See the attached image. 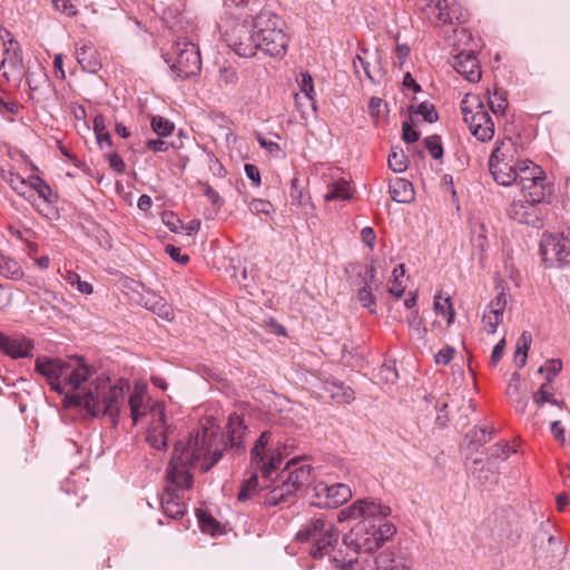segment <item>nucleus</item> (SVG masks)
Returning a JSON list of instances; mask_svg holds the SVG:
<instances>
[{
    "instance_id": "62",
    "label": "nucleus",
    "mask_w": 570,
    "mask_h": 570,
    "mask_svg": "<svg viewBox=\"0 0 570 570\" xmlns=\"http://www.w3.org/2000/svg\"><path fill=\"white\" fill-rule=\"evenodd\" d=\"M361 517L360 514V511H358V504H357V501L354 502L352 505L345 508V509H342L338 514H337V519L340 522H344L348 519H356Z\"/></svg>"
},
{
    "instance_id": "50",
    "label": "nucleus",
    "mask_w": 570,
    "mask_h": 570,
    "mask_svg": "<svg viewBox=\"0 0 570 570\" xmlns=\"http://www.w3.org/2000/svg\"><path fill=\"white\" fill-rule=\"evenodd\" d=\"M197 519L199 525L204 532H215L219 528V523L216 519H214L210 514H207L203 510L197 511Z\"/></svg>"
},
{
    "instance_id": "37",
    "label": "nucleus",
    "mask_w": 570,
    "mask_h": 570,
    "mask_svg": "<svg viewBox=\"0 0 570 570\" xmlns=\"http://www.w3.org/2000/svg\"><path fill=\"white\" fill-rule=\"evenodd\" d=\"M389 167L394 173H403L407 169L409 158L402 149L392 148L389 155Z\"/></svg>"
},
{
    "instance_id": "34",
    "label": "nucleus",
    "mask_w": 570,
    "mask_h": 570,
    "mask_svg": "<svg viewBox=\"0 0 570 570\" xmlns=\"http://www.w3.org/2000/svg\"><path fill=\"white\" fill-rule=\"evenodd\" d=\"M261 490L257 473H253L247 480L242 482L237 499L242 502L247 501L258 494Z\"/></svg>"
},
{
    "instance_id": "26",
    "label": "nucleus",
    "mask_w": 570,
    "mask_h": 570,
    "mask_svg": "<svg viewBox=\"0 0 570 570\" xmlns=\"http://www.w3.org/2000/svg\"><path fill=\"white\" fill-rule=\"evenodd\" d=\"M77 62L88 73H97L101 69V62L96 57V51L87 46L76 49Z\"/></svg>"
},
{
    "instance_id": "29",
    "label": "nucleus",
    "mask_w": 570,
    "mask_h": 570,
    "mask_svg": "<svg viewBox=\"0 0 570 570\" xmlns=\"http://www.w3.org/2000/svg\"><path fill=\"white\" fill-rule=\"evenodd\" d=\"M2 179L9 184L18 195L23 196L27 199L32 196V194L27 196V193L30 190V177L27 180L14 171H7L2 174Z\"/></svg>"
},
{
    "instance_id": "39",
    "label": "nucleus",
    "mask_w": 570,
    "mask_h": 570,
    "mask_svg": "<svg viewBox=\"0 0 570 570\" xmlns=\"http://www.w3.org/2000/svg\"><path fill=\"white\" fill-rule=\"evenodd\" d=\"M409 110L412 114L422 116L423 119L429 124H433V122L438 121V119H439V115H438L434 106L426 101L421 102L416 107L410 106Z\"/></svg>"
},
{
    "instance_id": "25",
    "label": "nucleus",
    "mask_w": 570,
    "mask_h": 570,
    "mask_svg": "<svg viewBox=\"0 0 570 570\" xmlns=\"http://www.w3.org/2000/svg\"><path fill=\"white\" fill-rule=\"evenodd\" d=\"M358 511L362 518L373 519L372 523H374L375 519H383L391 513V509L387 505L382 504L381 502L373 499H364L358 500Z\"/></svg>"
},
{
    "instance_id": "8",
    "label": "nucleus",
    "mask_w": 570,
    "mask_h": 570,
    "mask_svg": "<svg viewBox=\"0 0 570 570\" xmlns=\"http://www.w3.org/2000/svg\"><path fill=\"white\" fill-rule=\"evenodd\" d=\"M149 414L151 422L147 430L146 441L151 448L158 451H166L168 448V435L171 433V425L167 423L164 405L154 403L149 407Z\"/></svg>"
},
{
    "instance_id": "51",
    "label": "nucleus",
    "mask_w": 570,
    "mask_h": 570,
    "mask_svg": "<svg viewBox=\"0 0 570 570\" xmlns=\"http://www.w3.org/2000/svg\"><path fill=\"white\" fill-rule=\"evenodd\" d=\"M379 377L389 384H394L399 379L394 363L383 364L379 371Z\"/></svg>"
},
{
    "instance_id": "36",
    "label": "nucleus",
    "mask_w": 570,
    "mask_h": 570,
    "mask_svg": "<svg viewBox=\"0 0 570 570\" xmlns=\"http://www.w3.org/2000/svg\"><path fill=\"white\" fill-rule=\"evenodd\" d=\"M454 19H459V17L450 8L448 0H443V3L436 7L435 14L430 16L432 23H452Z\"/></svg>"
},
{
    "instance_id": "43",
    "label": "nucleus",
    "mask_w": 570,
    "mask_h": 570,
    "mask_svg": "<svg viewBox=\"0 0 570 570\" xmlns=\"http://www.w3.org/2000/svg\"><path fill=\"white\" fill-rule=\"evenodd\" d=\"M375 570H410L401 562L391 559L387 554H380L375 558Z\"/></svg>"
},
{
    "instance_id": "3",
    "label": "nucleus",
    "mask_w": 570,
    "mask_h": 570,
    "mask_svg": "<svg viewBox=\"0 0 570 570\" xmlns=\"http://www.w3.org/2000/svg\"><path fill=\"white\" fill-rule=\"evenodd\" d=\"M284 20L271 10H261L253 19L259 50L271 57H283L288 46Z\"/></svg>"
},
{
    "instance_id": "35",
    "label": "nucleus",
    "mask_w": 570,
    "mask_h": 570,
    "mask_svg": "<svg viewBox=\"0 0 570 570\" xmlns=\"http://www.w3.org/2000/svg\"><path fill=\"white\" fill-rule=\"evenodd\" d=\"M371 529L370 531L375 534L379 544L381 546L385 540H389L396 531L394 524L390 522H383L382 519L379 520V523H372L371 520L367 521Z\"/></svg>"
},
{
    "instance_id": "49",
    "label": "nucleus",
    "mask_w": 570,
    "mask_h": 570,
    "mask_svg": "<svg viewBox=\"0 0 570 570\" xmlns=\"http://www.w3.org/2000/svg\"><path fill=\"white\" fill-rule=\"evenodd\" d=\"M434 309L438 314L445 316L448 324H451L454 320V309L451 304L450 297L444 299V303H441L440 297L434 298Z\"/></svg>"
},
{
    "instance_id": "40",
    "label": "nucleus",
    "mask_w": 570,
    "mask_h": 570,
    "mask_svg": "<svg viewBox=\"0 0 570 570\" xmlns=\"http://www.w3.org/2000/svg\"><path fill=\"white\" fill-rule=\"evenodd\" d=\"M289 197L292 205L295 206H303L309 199V197L304 193V187L299 184V180L296 177L291 180Z\"/></svg>"
},
{
    "instance_id": "38",
    "label": "nucleus",
    "mask_w": 570,
    "mask_h": 570,
    "mask_svg": "<svg viewBox=\"0 0 570 570\" xmlns=\"http://www.w3.org/2000/svg\"><path fill=\"white\" fill-rule=\"evenodd\" d=\"M493 430H487L485 428L479 430H471L466 433L465 438L469 440V443L478 450L483 444L488 443L493 438Z\"/></svg>"
},
{
    "instance_id": "15",
    "label": "nucleus",
    "mask_w": 570,
    "mask_h": 570,
    "mask_svg": "<svg viewBox=\"0 0 570 570\" xmlns=\"http://www.w3.org/2000/svg\"><path fill=\"white\" fill-rule=\"evenodd\" d=\"M275 445L274 449L267 450V453L264 454L263 463L256 464L264 479H269L273 472L279 468L284 458L289 454L287 444H281V442L277 441Z\"/></svg>"
},
{
    "instance_id": "16",
    "label": "nucleus",
    "mask_w": 570,
    "mask_h": 570,
    "mask_svg": "<svg viewBox=\"0 0 570 570\" xmlns=\"http://www.w3.org/2000/svg\"><path fill=\"white\" fill-rule=\"evenodd\" d=\"M226 429L230 449L234 450L235 454L244 453L245 445L243 439L247 430L244 419L236 413L230 414Z\"/></svg>"
},
{
    "instance_id": "17",
    "label": "nucleus",
    "mask_w": 570,
    "mask_h": 570,
    "mask_svg": "<svg viewBox=\"0 0 570 570\" xmlns=\"http://www.w3.org/2000/svg\"><path fill=\"white\" fill-rule=\"evenodd\" d=\"M33 344L27 338H12L0 332V350L12 358L29 357Z\"/></svg>"
},
{
    "instance_id": "32",
    "label": "nucleus",
    "mask_w": 570,
    "mask_h": 570,
    "mask_svg": "<svg viewBox=\"0 0 570 570\" xmlns=\"http://www.w3.org/2000/svg\"><path fill=\"white\" fill-rule=\"evenodd\" d=\"M352 197L350 185L345 180L334 181L328 185L327 193L325 194V200H347Z\"/></svg>"
},
{
    "instance_id": "10",
    "label": "nucleus",
    "mask_w": 570,
    "mask_h": 570,
    "mask_svg": "<svg viewBox=\"0 0 570 570\" xmlns=\"http://www.w3.org/2000/svg\"><path fill=\"white\" fill-rule=\"evenodd\" d=\"M465 124L471 134L482 142L492 139L494 135V122L484 109L483 102H479V108L473 115H468V118L465 117Z\"/></svg>"
},
{
    "instance_id": "31",
    "label": "nucleus",
    "mask_w": 570,
    "mask_h": 570,
    "mask_svg": "<svg viewBox=\"0 0 570 570\" xmlns=\"http://www.w3.org/2000/svg\"><path fill=\"white\" fill-rule=\"evenodd\" d=\"M30 189L37 191L47 204H53L58 200V195L39 176H30Z\"/></svg>"
},
{
    "instance_id": "14",
    "label": "nucleus",
    "mask_w": 570,
    "mask_h": 570,
    "mask_svg": "<svg viewBox=\"0 0 570 570\" xmlns=\"http://www.w3.org/2000/svg\"><path fill=\"white\" fill-rule=\"evenodd\" d=\"M453 68L469 81L476 82L481 78V70L476 57L472 52L462 51L453 58Z\"/></svg>"
},
{
    "instance_id": "45",
    "label": "nucleus",
    "mask_w": 570,
    "mask_h": 570,
    "mask_svg": "<svg viewBox=\"0 0 570 570\" xmlns=\"http://www.w3.org/2000/svg\"><path fill=\"white\" fill-rule=\"evenodd\" d=\"M153 130L163 137L170 135L175 128L174 124L161 116H154L151 119Z\"/></svg>"
},
{
    "instance_id": "20",
    "label": "nucleus",
    "mask_w": 570,
    "mask_h": 570,
    "mask_svg": "<svg viewBox=\"0 0 570 570\" xmlns=\"http://www.w3.org/2000/svg\"><path fill=\"white\" fill-rule=\"evenodd\" d=\"M196 464L174 462V455L169 462L168 479L178 489H190L193 485V475L187 468H194Z\"/></svg>"
},
{
    "instance_id": "21",
    "label": "nucleus",
    "mask_w": 570,
    "mask_h": 570,
    "mask_svg": "<svg viewBox=\"0 0 570 570\" xmlns=\"http://www.w3.org/2000/svg\"><path fill=\"white\" fill-rule=\"evenodd\" d=\"M374 62L375 66L372 67L371 62L366 60L362 55H356V57L353 59L355 72L358 73V68L361 67L367 79L371 82L376 83L383 77V69L381 67V56L379 53V49H376L374 53Z\"/></svg>"
},
{
    "instance_id": "27",
    "label": "nucleus",
    "mask_w": 570,
    "mask_h": 570,
    "mask_svg": "<svg viewBox=\"0 0 570 570\" xmlns=\"http://www.w3.org/2000/svg\"><path fill=\"white\" fill-rule=\"evenodd\" d=\"M292 497H294V494L282 482L281 484L274 487L269 492L266 493L264 498V505L276 507L281 503L288 502Z\"/></svg>"
},
{
    "instance_id": "54",
    "label": "nucleus",
    "mask_w": 570,
    "mask_h": 570,
    "mask_svg": "<svg viewBox=\"0 0 570 570\" xmlns=\"http://www.w3.org/2000/svg\"><path fill=\"white\" fill-rule=\"evenodd\" d=\"M532 343V335L524 331L520 335L517 342V348H515V358L519 357V355H528V351L530 350Z\"/></svg>"
},
{
    "instance_id": "13",
    "label": "nucleus",
    "mask_w": 570,
    "mask_h": 570,
    "mask_svg": "<svg viewBox=\"0 0 570 570\" xmlns=\"http://www.w3.org/2000/svg\"><path fill=\"white\" fill-rule=\"evenodd\" d=\"M507 214L511 219L520 224H525L537 228L541 226V219L537 207L527 199L513 200L508 207Z\"/></svg>"
},
{
    "instance_id": "61",
    "label": "nucleus",
    "mask_w": 570,
    "mask_h": 570,
    "mask_svg": "<svg viewBox=\"0 0 570 570\" xmlns=\"http://www.w3.org/2000/svg\"><path fill=\"white\" fill-rule=\"evenodd\" d=\"M52 2L57 11L65 13L68 17L76 16V7L70 0H52Z\"/></svg>"
},
{
    "instance_id": "1",
    "label": "nucleus",
    "mask_w": 570,
    "mask_h": 570,
    "mask_svg": "<svg viewBox=\"0 0 570 570\" xmlns=\"http://www.w3.org/2000/svg\"><path fill=\"white\" fill-rule=\"evenodd\" d=\"M35 370L47 380L52 391L65 394L66 407H80L92 417L108 415L117 423L124 387L111 384L110 379L104 375L91 380L95 370L82 357H38Z\"/></svg>"
},
{
    "instance_id": "41",
    "label": "nucleus",
    "mask_w": 570,
    "mask_h": 570,
    "mask_svg": "<svg viewBox=\"0 0 570 570\" xmlns=\"http://www.w3.org/2000/svg\"><path fill=\"white\" fill-rule=\"evenodd\" d=\"M546 176L542 175V178L540 179L539 184H535L533 189L529 191V195L525 197V199L533 204L534 206L537 204H540L544 200L546 194L551 191V187L544 184Z\"/></svg>"
},
{
    "instance_id": "52",
    "label": "nucleus",
    "mask_w": 570,
    "mask_h": 570,
    "mask_svg": "<svg viewBox=\"0 0 570 570\" xmlns=\"http://www.w3.org/2000/svg\"><path fill=\"white\" fill-rule=\"evenodd\" d=\"M249 210L253 214L271 215L274 212V206L268 200L259 199V198H254L249 203Z\"/></svg>"
},
{
    "instance_id": "6",
    "label": "nucleus",
    "mask_w": 570,
    "mask_h": 570,
    "mask_svg": "<svg viewBox=\"0 0 570 570\" xmlns=\"http://www.w3.org/2000/svg\"><path fill=\"white\" fill-rule=\"evenodd\" d=\"M299 542H312L309 554L314 559H321L334 548L338 540V531L332 522L324 518L309 520L304 528L296 533Z\"/></svg>"
},
{
    "instance_id": "4",
    "label": "nucleus",
    "mask_w": 570,
    "mask_h": 570,
    "mask_svg": "<svg viewBox=\"0 0 570 570\" xmlns=\"http://www.w3.org/2000/svg\"><path fill=\"white\" fill-rule=\"evenodd\" d=\"M370 529L368 522L363 521L343 537V544L346 551L338 550L333 557V562L337 568L352 570L353 564L357 562L360 553H372L380 547L375 534Z\"/></svg>"
},
{
    "instance_id": "23",
    "label": "nucleus",
    "mask_w": 570,
    "mask_h": 570,
    "mask_svg": "<svg viewBox=\"0 0 570 570\" xmlns=\"http://www.w3.org/2000/svg\"><path fill=\"white\" fill-rule=\"evenodd\" d=\"M389 191L391 198L396 203L407 204L414 199L413 185L404 178L391 180Z\"/></svg>"
},
{
    "instance_id": "42",
    "label": "nucleus",
    "mask_w": 570,
    "mask_h": 570,
    "mask_svg": "<svg viewBox=\"0 0 570 570\" xmlns=\"http://www.w3.org/2000/svg\"><path fill=\"white\" fill-rule=\"evenodd\" d=\"M356 297L363 307L367 308L371 313L375 312L376 301L371 286L362 285L357 291Z\"/></svg>"
},
{
    "instance_id": "48",
    "label": "nucleus",
    "mask_w": 570,
    "mask_h": 570,
    "mask_svg": "<svg viewBox=\"0 0 570 570\" xmlns=\"http://www.w3.org/2000/svg\"><path fill=\"white\" fill-rule=\"evenodd\" d=\"M481 463L480 460L475 459L473 461V464L478 466ZM474 478L478 480V482L483 485L487 483H493L497 481L495 473L490 469H485L484 466H481L480 469L475 468L473 471Z\"/></svg>"
},
{
    "instance_id": "64",
    "label": "nucleus",
    "mask_w": 570,
    "mask_h": 570,
    "mask_svg": "<svg viewBox=\"0 0 570 570\" xmlns=\"http://www.w3.org/2000/svg\"><path fill=\"white\" fill-rule=\"evenodd\" d=\"M301 90L302 92L305 94V96L309 99V100H313V95H314V81H313V78L309 73H303L302 75V80H301Z\"/></svg>"
},
{
    "instance_id": "46",
    "label": "nucleus",
    "mask_w": 570,
    "mask_h": 570,
    "mask_svg": "<svg viewBox=\"0 0 570 570\" xmlns=\"http://www.w3.org/2000/svg\"><path fill=\"white\" fill-rule=\"evenodd\" d=\"M489 107L494 115H503L507 107L508 100L503 92L495 90L492 96H489Z\"/></svg>"
},
{
    "instance_id": "60",
    "label": "nucleus",
    "mask_w": 570,
    "mask_h": 570,
    "mask_svg": "<svg viewBox=\"0 0 570 570\" xmlns=\"http://www.w3.org/2000/svg\"><path fill=\"white\" fill-rule=\"evenodd\" d=\"M69 283L71 285H76L77 289L82 294H91L94 288L92 285L86 281H81L80 276L76 273H72L69 276Z\"/></svg>"
},
{
    "instance_id": "2",
    "label": "nucleus",
    "mask_w": 570,
    "mask_h": 570,
    "mask_svg": "<svg viewBox=\"0 0 570 570\" xmlns=\"http://www.w3.org/2000/svg\"><path fill=\"white\" fill-rule=\"evenodd\" d=\"M217 442L216 435L203 429L191 436L187 444L183 441L175 443L174 462L196 464L203 460L202 470L207 472L223 458V450L214 448Z\"/></svg>"
},
{
    "instance_id": "55",
    "label": "nucleus",
    "mask_w": 570,
    "mask_h": 570,
    "mask_svg": "<svg viewBox=\"0 0 570 570\" xmlns=\"http://www.w3.org/2000/svg\"><path fill=\"white\" fill-rule=\"evenodd\" d=\"M203 194L209 199L213 206L220 208L224 204L223 198L219 194L207 183H200Z\"/></svg>"
},
{
    "instance_id": "58",
    "label": "nucleus",
    "mask_w": 570,
    "mask_h": 570,
    "mask_svg": "<svg viewBox=\"0 0 570 570\" xmlns=\"http://www.w3.org/2000/svg\"><path fill=\"white\" fill-rule=\"evenodd\" d=\"M548 543L559 560H561L566 557L567 546L562 542L561 539H559L554 535H550L548 538Z\"/></svg>"
},
{
    "instance_id": "63",
    "label": "nucleus",
    "mask_w": 570,
    "mask_h": 570,
    "mask_svg": "<svg viewBox=\"0 0 570 570\" xmlns=\"http://www.w3.org/2000/svg\"><path fill=\"white\" fill-rule=\"evenodd\" d=\"M454 353H455V350L452 346L446 345L445 347H443L435 354V356H434L435 363L442 364V365L449 364L451 362V360L453 358Z\"/></svg>"
},
{
    "instance_id": "9",
    "label": "nucleus",
    "mask_w": 570,
    "mask_h": 570,
    "mask_svg": "<svg viewBox=\"0 0 570 570\" xmlns=\"http://www.w3.org/2000/svg\"><path fill=\"white\" fill-rule=\"evenodd\" d=\"M509 151L510 149L507 148V144L502 141L500 146L493 149L489 159L491 175L493 179L502 186L512 185L518 180L520 175V170H517L507 161Z\"/></svg>"
},
{
    "instance_id": "19",
    "label": "nucleus",
    "mask_w": 570,
    "mask_h": 570,
    "mask_svg": "<svg viewBox=\"0 0 570 570\" xmlns=\"http://www.w3.org/2000/svg\"><path fill=\"white\" fill-rule=\"evenodd\" d=\"M323 397H330L337 403H350L354 400V391L337 380H327L323 383Z\"/></svg>"
},
{
    "instance_id": "33",
    "label": "nucleus",
    "mask_w": 570,
    "mask_h": 570,
    "mask_svg": "<svg viewBox=\"0 0 570 570\" xmlns=\"http://www.w3.org/2000/svg\"><path fill=\"white\" fill-rule=\"evenodd\" d=\"M272 436H273V434L271 431H264L259 435V438L256 440V442L250 451L252 464L263 463V461H264L263 451L266 450L269 442H272L274 444Z\"/></svg>"
},
{
    "instance_id": "22",
    "label": "nucleus",
    "mask_w": 570,
    "mask_h": 570,
    "mask_svg": "<svg viewBox=\"0 0 570 570\" xmlns=\"http://www.w3.org/2000/svg\"><path fill=\"white\" fill-rule=\"evenodd\" d=\"M160 502L164 513L169 518L176 519L183 517L186 512L185 503L181 501L176 490H165Z\"/></svg>"
},
{
    "instance_id": "7",
    "label": "nucleus",
    "mask_w": 570,
    "mask_h": 570,
    "mask_svg": "<svg viewBox=\"0 0 570 570\" xmlns=\"http://www.w3.org/2000/svg\"><path fill=\"white\" fill-rule=\"evenodd\" d=\"M540 254L549 267L570 264V238L544 233L540 240Z\"/></svg>"
},
{
    "instance_id": "11",
    "label": "nucleus",
    "mask_w": 570,
    "mask_h": 570,
    "mask_svg": "<svg viewBox=\"0 0 570 570\" xmlns=\"http://www.w3.org/2000/svg\"><path fill=\"white\" fill-rule=\"evenodd\" d=\"M255 28L247 30L244 26L234 31L228 38V46L239 56L249 58L259 50Z\"/></svg>"
},
{
    "instance_id": "18",
    "label": "nucleus",
    "mask_w": 570,
    "mask_h": 570,
    "mask_svg": "<svg viewBox=\"0 0 570 570\" xmlns=\"http://www.w3.org/2000/svg\"><path fill=\"white\" fill-rule=\"evenodd\" d=\"M328 497L326 501H313L312 505L321 509H335L352 498V491L344 483L327 484Z\"/></svg>"
},
{
    "instance_id": "57",
    "label": "nucleus",
    "mask_w": 570,
    "mask_h": 570,
    "mask_svg": "<svg viewBox=\"0 0 570 570\" xmlns=\"http://www.w3.org/2000/svg\"><path fill=\"white\" fill-rule=\"evenodd\" d=\"M562 370V361L560 358L548 360L538 370L539 373H551L552 376H557Z\"/></svg>"
},
{
    "instance_id": "47",
    "label": "nucleus",
    "mask_w": 570,
    "mask_h": 570,
    "mask_svg": "<svg viewBox=\"0 0 570 570\" xmlns=\"http://www.w3.org/2000/svg\"><path fill=\"white\" fill-rule=\"evenodd\" d=\"M423 142L433 159L438 160L443 157V147H442L440 136L432 135V136L425 137L423 139Z\"/></svg>"
},
{
    "instance_id": "59",
    "label": "nucleus",
    "mask_w": 570,
    "mask_h": 570,
    "mask_svg": "<svg viewBox=\"0 0 570 570\" xmlns=\"http://www.w3.org/2000/svg\"><path fill=\"white\" fill-rule=\"evenodd\" d=\"M163 222L169 228V230L174 233H178L183 227L181 220L173 212L164 213Z\"/></svg>"
},
{
    "instance_id": "12",
    "label": "nucleus",
    "mask_w": 570,
    "mask_h": 570,
    "mask_svg": "<svg viewBox=\"0 0 570 570\" xmlns=\"http://www.w3.org/2000/svg\"><path fill=\"white\" fill-rule=\"evenodd\" d=\"M297 461V458L289 460L286 463L285 470L282 472V482L287 487V489L291 490L294 495L298 490H301L309 482L312 474L311 465H301L298 468H294Z\"/></svg>"
},
{
    "instance_id": "28",
    "label": "nucleus",
    "mask_w": 570,
    "mask_h": 570,
    "mask_svg": "<svg viewBox=\"0 0 570 570\" xmlns=\"http://www.w3.org/2000/svg\"><path fill=\"white\" fill-rule=\"evenodd\" d=\"M0 274L6 278L18 281L23 277V271L18 261L0 254Z\"/></svg>"
},
{
    "instance_id": "56",
    "label": "nucleus",
    "mask_w": 570,
    "mask_h": 570,
    "mask_svg": "<svg viewBox=\"0 0 570 570\" xmlns=\"http://www.w3.org/2000/svg\"><path fill=\"white\" fill-rule=\"evenodd\" d=\"M154 313H156L159 317L165 320H171L173 318V309L171 307L164 302L163 298H158L154 305L150 307Z\"/></svg>"
},
{
    "instance_id": "24",
    "label": "nucleus",
    "mask_w": 570,
    "mask_h": 570,
    "mask_svg": "<svg viewBox=\"0 0 570 570\" xmlns=\"http://www.w3.org/2000/svg\"><path fill=\"white\" fill-rule=\"evenodd\" d=\"M542 175L543 170L541 169V167L535 166L531 161H529V165H525L524 167L520 168V186L521 190L524 194V197L529 195V191L533 189L535 184L540 183Z\"/></svg>"
},
{
    "instance_id": "44",
    "label": "nucleus",
    "mask_w": 570,
    "mask_h": 570,
    "mask_svg": "<svg viewBox=\"0 0 570 570\" xmlns=\"http://www.w3.org/2000/svg\"><path fill=\"white\" fill-rule=\"evenodd\" d=\"M511 448L508 443H497L490 449L488 463L494 464L498 460L503 461L509 458Z\"/></svg>"
},
{
    "instance_id": "53",
    "label": "nucleus",
    "mask_w": 570,
    "mask_h": 570,
    "mask_svg": "<svg viewBox=\"0 0 570 570\" xmlns=\"http://www.w3.org/2000/svg\"><path fill=\"white\" fill-rule=\"evenodd\" d=\"M479 102H482L479 98V96L475 95H465L464 98L461 101V111L463 115V120L465 121V117L468 118V115H473L475 112L472 107L475 105V108H479Z\"/></svg>"
},
{
    "instance_id": "30",
    "label": "nucleus",
    "mask_w": 570,
    "mask_h": 570,
    "mask_svg": "<svg viewBox=\"0 0 570 570\" xmlns=\"http://www.w3.org/2000/svg\"><path fill=\"white\" fill-rule=\"evenodd\" d=\"M507 395L518 413L523 414L528 406V397L522 391L521 384H508Z\"/></svg>"
},
{
    "instance_id": "5",
    "label": "nucleus",
    "mask_w": 570,
    "mask_h": 570,
    "mask_svg": "<svg viewBox=\"0 0 570 570\" xmlns=\"http://www.w3.org/2000/svg\"><path fill=\"white\" fill-rule=\"evenodd\" d=\"M163 58L169 66L174 80H185L197 76L202 70L199 48L186 38H178L171 51L164 53Z\"/></svg>"
}]
</instances>
